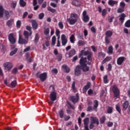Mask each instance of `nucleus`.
Returning a JSON list of instances; mask_svg holds the SVG:
<instances>
[{
	"label": "nucleus",
	"instance_id": "nucleus-1",
	"mask_svg": "<svg viewBox=\"0 0 130 130\" xmlns=\"http://www.w3.org/2000/svg\"><path fill=\"white\" fill-rule=\"evenodd\" d=\"M80 62L83 72H88L90 68L87 66V64H91V62L87 61V58L82 57L81 58Z\"/></svg>",
	"mask_w": 130,
	"mask_h": 130
},
{
	"label": "nucleus",
	"instance_id": "nucleus-2",
	"mask_svg": "<svg viewBox=\"0 0 130 130\" xmlns=\"http://www.w3.org/2000/svg\"><path fill=\"white\" fill-rule=\"evenodd\" d=\"M78 18H79V16L77 14L72 13L70 15V18H68L67 21L70 25H75L77 23V21H78Z\"/></svg>",
	"mask_w": 130,
	"mask_h": 130
},
{
	"label": "nucleus",
	"instance_id": "nucleus-3",
	"mask_svg": "<svg viewBox=\"0 0 130 130\" xmlns=\"http://www.w3.org/2000/svg\"><path fill=\"white\" fill-rule=\"evenodd\" d=\"M81 55H84L85 56H87L89 61H91L92 60V53L91 52L89 51H84V50H82L81 51Z\"/></svg>",
	"mask_w": 130,
	"mask_h": 130
},
{
	"label": "nucleus",
	"instance_id": "nucleus-4",
	"mask_svg": "<svg viewBox=\"0 0 130 130\" xmlns=\"http://www.w3.org/2000/svg\"><path fill=\"white\" fill-rule=\"evenodd\" d=\"M82 19L84 23H88L90 20V17L87 15V11H84L82 13Z\"/></svg>",
	"mask_w": 130,
	"mask_h": 130
},
{
	"label": "nucleus",
	"instance_id": "nucleus-5",
	"mask_svg": "<svg viewBox=\"0 0 130 130\" xmlns=\"http://www.w3.org/2000/svg\"><path fill=\"white\" fill-rule=\"evenodd\" d=\"M3 67L5 70L10 71L13 68V64L11 62H6L3 64Z\"/></svg>",
	"mask_w": 130,
	"mask_h": 130
},
{
	"label": "nucleus",
	"instance_id": "nucleus-6",
	"mask_svg": "<svg viewBox=\"0 0 130 130\" xmlns=\"http://www.w3.org/2000/svg\"><path fill=\"white\" fill-rule=\"evenodd\" d=\"M112 91L114 93V97L119 96V89H118L116 85H113L112 86Z\"/></svg>",
	"mask_w": 130,
	"mask_h": 130
},
{
	"label": "nucleus",
	"instance_id": "nucleus-7",
	"mask_svg": "<svg viewBox=\"0 0 130 130\" xmlns=\"http://www.w3.org/2000/svg\"><path fill=\"white\" fill-rule=\"evenodd\" d=\"M8 39L11 44L16 43V37H15L14 34H10L8 36Z\"/></svg>",
	"mask_w": 130,
	"mask_h": 130
},
{
	"label": "nucleus",
	"instance_id": "nucleus-8",
	"mask_svg": "<svg viewBox=\"0 0 130 130\" xmlns=\"http://www.w3.org/2000/svg\"><path fill=\"white\" fill-rule=\"evenodd\" d=\"M61 44L63 46H66L67 43H68V38L64 34H62L61 36Z\"/></svg>",
	"mask_w": 130,
	"mask_h": 130
},
{
	"label": "nucleus",
	"instance_id": "nucleus-9",
	"mask_svg": "<svg viewBox=\"0 0 130 130\" xmlns=\"http://www.w3.org/2000/svg\"><path fill=\"white\" fill-rule=\"evenodd\" d=\"M16 46L15 45H11V49H12V50L10 52L9 55L10 56H13V55H15V54H16V53H17V52H18V48H15Z\"/></svg>",
	"mask_w": 130,
	"mask_h": 130
},
{
	"label": "nucleus",
	"instance_id": "nucleus-10",
	"mask_svg": "<svg viewBox=\"0 0 130 130\" xmlns=\"http://www.w3.org/2000/svg\"><path fill=\"white\" fill-rule=\"evenodd\" d=\"M70 100L73 103L76 104V103L79 101V94L76 93V96H70Z\"/></svg>",
	"mask_w": 130,
	"mask_h": 130
},
{
	"label": "nucleus",
	"instance_id": "nucleus-11",
	"mask_svg": "<svg viewBox=\"0 0 130 130\" xmlns=\"http://www.w3.org/2000/svg\"><path fill=\"white\" fill-rule=\"evenodd\" d=\"M126 58L124 56H121L117 58V63L118 66H121L123 63V61L125 60Z\"/></svg>",
	"mask_w": 130,
	"mask_h": 130
},
{
	"label": "nucleus",
	"instance_id": "nucleus-12",
	"mask_svg": "<svg viewBox=\"0 0 130 130\" xmlns=\"http://www.w3.org/2000/svg\"><path fill=\"white\" fill-rule=\"evenodd\" d=\"M28 39H23L19 36L18 43L19 44H27L28 43Z\"/></svg>",
	"mask_w": 130,
	"mask_h": 130
},
{
	"label": "nucleus",
	"instance_id": "nucleus-13",
	"mask_svg": "<svg viewBox=\"0 0 130 130\" xmlns=\"http://www.w3.org/2000/svg\"><path fill=\"white\" fill-rule=\"evenodd\" d=\"M90 122L92 123H95L97 125H99V120L96 117H90Z\"/></svg>",
	"mask_w": 130,
	"mask_h": 130
},
{
	"label": "nucleus",
	"instance_id": "nucleus-14",
	"mask_svg": "<svg viewBox=\"0 0 130 130\" xmlns=\"http://www.w3.org/2000/svg\"><path fill=\"white\" fill-rule=\"evenodd\" d=\"M50 98L51 101L53 102L56 100V93L55 92V91H52L51 92L50 94Z\"/></svg>",
	"mask_w": 130,
	"mask_h": 130
},
{
	"label": "nucleus",
	"instance_id": "nucleus-15",
	"mask_svg": "<svg viewBox=\"0 0 130 130\" xmlns=\"http://www.w3.org/2000/svg\"><path fill=\"white\" fill-rule=\"evenodd\" d=\"M84 121V127H85V129L86 130H89V125H88V124H89V118L87 117L86 118H85L83 120Z\"/></svg>",
	"mask_w": 130,
	"mask_h": 130
},
{
	"label": "nucleus",
	"instance_id": "nucleus-16",
	"mask_svg": "<svg viewBox=\"0 0 130 130\" xmlns=\"http://www.w3.org/2000/svg\"><path fill=\"white\" fill-rule=\"evenodd\" d=\"M62 69L63 71L67 74H69V73H70V72L71 71V69H70V67L66 64H63L62 66Z\"/></svg>",
	"mask_w": 130,
	"mask_h": 130
},
{
	"label": "nucleus",
	"instance_id": "nucleus-17",
	"mask_svg": "<svg viewBox=\"0 0 130 130\" xmlns=\"http://www.w3.org/2000/svg\"><path fill=\"white\" fill-rule=\"evenodd\" d=\"M47 77V74L46 73H43L40 75L39 78L42 82H44V80H46Z\"/></svg>",
	"mask_w": 130,
	"mask_h": 130
},
{
	"label": "nucleus",
	"instance_id": "nucleus-18",
	"mask_svg": "<svg viewBox=\"0 0 130 130\" xmlns=\"http://www.w3.org/2000/svg\"><path fill=\"white\" fill-rule=\"evenodd\" d=\"M5 20H8L10 18V12L9 11L5 10L4 12L3 13V17Z\"/></svg>",
	"mask_w": 130,
	"mask_h": 130
},
{
	"label": "nucleus",
	"instance_id": "nucleus-19",
	"mask_svg": "<svg viewBox=\"0 0 130 130\" xmlns=\"http://www.w3.org/2000/svg\"><path fill=\"white\" fill-rule=\"evenodd\" d=\"M80 74H81V67L80 66H77L76 67V69L75 70V75H76V76H79Z\"/></svg>",
	"mask_w": 130,
	"mask_h": 130
},
{
	"label": "nucleus",
	"instance_id": "nucleus-20",
	"mask_svg": "<svg viewBox=\"0 0 130 130\" xmlns=\"http://www.w3.org/2000/svg\"><path fill=\"white\" fill-rule=\"evenodd\" d=\"M90 86H91V83L88 82L87 84L86 85H85L83 88V93H86V92H87L88 89H89V88H90Z\"/></svg>",
	"mask_w": 130,
	"mask_h": 130
},
{
	"label": "nucleus",
	"instance_id": "nucleus-21",
	"mask_svg": "<svg viewBox=\"0 0 130 130\" xmlns=\"http://www.w3.org/2000/svg\"><path fill=\"white\" fill-rule=\"evenodd\" d=\"M119 17H120L119 20L121 21V23L122 24L124 21V19L125 18V14L124 13L121 14Z\"/></svg>",
	"mask_w": 130,
	"mask_h": 130
},
{
	"label": "nucleus",
	"instance_id": "nucleus-22",
	"mask_svg": "<svg viewBox=\"0 0 130 130\" xmlns=\"http://www.w3.org/2000/svg\"><path fill=\"white\" fill-rule=\"evenodd\" d=\"M108 4L111 7H113L114 5H117V4H118V1H116L113 0H109Z\"/></svg>",
	"mask_w": 130,
	"mask_h": 130
},
{
	"label": "nucleus",
	"instance_id": "nucleus-23",
	"mask_svg": "<svg viewBox=\"0 0 130 130\" xmlns=\"http://www.w3.org/2000/svg\"><path fill=\"white\" fill-rule=\"evenodd\" d=\"M32 34V32L30 31V33L29 34V32L27 31H24L23 32V36H24L25 39H29V37L31 36Z\"/></svg>",
	"mask_w": 130,
	"mask_h": 130
},
{
	"label": "nucleus",
	"instance_id": "nucleus-24",
	"mask_svg": "<svg viewBox=\"0 0 130 130\" xmlns=\"http://www.w3.org/2000/svg\"><path fill=\"white\" fill-rule=\"evenodd\" d=\"M68 54L69 57H72V56H74V55L76 54V50L74 49H72L69 51Z\"/></svg>",
	"mask_w": 130,
	"mask_h": 130
},
{
	"label": "nucleus",
	"instance_id": "nucleus-25",
	"mask_svg": "<svg viewBox=\"0 0 130 130\" xmlns=\"http://www.w3.org/2000/svg\"><path fill=\"white\" fill-rule=\"evenodd\" d=\"M112 34H113V32L112 31L108 30L105 33V35H106L105 37L107 38H110V37L112 36Z\"/></svg>",
	"mask_w": 130,
	"mask_h": 130
},
{
	"label": "nucleus",
	"instance_id": "nucleus-26",
	"mask_svg": "<svg viewBox=\"0 0 130 130\" xmlns=\"http://www.w3.org/2000/svg\"><path fill=\"white\" fill-rule=\"evenodd\" d=\"M72 4L76 7H79L81 6V2L78 0H74L72 2Z\"/></svg>",
	"mask_w": 130,
	"mask_h": 130
},
{
	"label": "nucleus",
	"instance_id": "nucleus-27",
	"mask_svg": "<svg viewBox=\"0 0 130 130\" xmlns=\"http://www.w3.org/2000/svg\"><path fill=\"white\" fill-rule=\"evenodd\" d=\"M5 12V9L3 6H0V18H3L4 17V12Z\"/></svg>",
	"mask_w": 130,
	"mask_h": 130
},
{
	"label": "nucleus",
	"instance_id": "nucleus-28",
	"mask_svg": "<svg viewBox=\"0 0 130 130\" xmlns=\"http://www.w3.org/2000/svg\"><path fill=\"white\" fill-rule=\"evenodd\" d=\"M31 24L34 29H37V27H38V24H37V22H36V21L32 20Z\"/></svg>",
	"mask_w": 130,
	"mask_h": 130
},
{
	"label": "nucleus",
	"instance_id": "nucleus-29",
	"mask_svg": "<svg viewBox=\"0 0 130 130\" xmlns=\"http://www.w3.org/2000/svg\"><path fill=\"white\" fill-rule=\"evenodd\" d=\"M76 38L75 37V35H72L70 37V41L71 43H75V41H76Z\"/></svg>",
	"mask_w": 130,
	"mask_h": 130
},
{
	"label": "nucleus",
	"instance_id": "nucleus-30",
	"mask_svg": "<svg viewBox=\"0 0 130 130\" xmlns=\"http://www.w3.org/2000/svg\"><path fill=\"white\" fill-rule=\"evenodd\" d=\"M86 44V42L83 41L82 40H79L77 42V45L79 46H84Z\"/></svg>",
	"mask_w": 130,
	"mask_h": 130
},
{
	"label": "nucleus",
	"instance_id": "nucleus-31",
	"mask_svg": "<svg viewBox=\"0 0 130 130\" xmlns=\"http://www.w3.org/2000/svg\"><path fill=\"white\" fill-rule=\"evenodd\" d=\"M116 109L118 112L121 114V110L120 109V105L119 104H117L115 106Z\"/></svg>",
	"mask_w": 130,
	"mask_h": 130
},
{
	"label": "nucleus",
	"instance_id": "nucleus-32",
	"mask_svg": "<svg viewBox=\"0 0 130 130\" xmlns=\"http://www.w3.org/2000/svg\"><path fill=\"white\" fill-rule=\"evenodd\" d=\"M128 107V102L125 101L123 104V110H126V109Z\"/></svg>",
	"mask_w": 130,
	"mask_h": 130
},
{
	"label": "nucleus",
	"instance_id": "nucleus-33",
	"mask_svg": "<svg viewBox=\"0 0 130 130\" xmlns=\"http://www.w3.org/2000/svg\"><path fill=\"white\" fill-rule=\"evenodd\" d=\"M56 41V37H55V36H54L52 38V44H51L52 46H54L55 45Z\"/></svg>",
	"mask_w": 130,
	"mask_h": 130
},
{
	"label": "nucleus",
	"instance_id": "nucleus-34",
	"mask_svg": "<svg viewBox=\"0 0 130 130\" xmlns=\"http://www.w3.org/2000/svg\"><path fill=\"white\" fill-rule=\"evenodd\" d=\"M108 54H112L113 53V47L112 46H110L108 48Z\"/></svg>",
	"mask_w": 130,
	"mask_h": 130
},
{
	"label": "nucleus",
	"instance_id": "nucleus-35",
	"mask_svg": "<svg viewBox=\"0 0 130 130\" xmlns=\"http://www.w3.org/2000/svg\"><path fill=\"white\" fill-rule=\"evenodd\" d=\"M13 23H14V20L10 19L7 22V25L8 27H11V26L13 25Z\"/></svg>",
	"mask_w": 130,
	"mask_h": 130
},
{
	"label": "nucleus",
	"instance_id": "nucleus-36",
	"mask_svg": "<svg viewBox=\"0 0 130 130\" xmlns=\"http://www.w3.org/2000/svg\"><path fill=\"white\" fill-rule=\"evenodd\" d=\"M19 4L20 7H22V8H24V7H26V2L24 1V0H20Z\"/></svg>",
	"mask_w": 130,
	"mask_h": 130
},
{
	"label": "nucleus",
	"instance_id": "nucleus-37",
	"mask_svg": "<svg viewBox=\"0 0 130 130\" xmlns=\"http://www.w3.org/2000/svg\"><path fill=\"white\" fill-rule=\"evenodd\" d=\"M99 58H104L105 57V53L100 52L99 53Z\"/></svg>",
	"mask_w": 130,
	"mask_h": 130
},
{
	"label": "nucleus",
	"instance_id": "nucleus-38",
	"mask_svg": "<svg viewBox=\"0 0 130 130\" xmlns=\"http://www.w3.org/2000/svg\"><path fill=\"white\" fill-rule=\"evenodd\" d=\"M76 82L73 81V83L72 84V88L73 89V90L74 91V92L75 93V92H76L77 89H76Z\"/></svg>",
	"mask_w": 130,
	"mask_h": 130
},
{
	"label": "nucleus",
	"instance_id": "nucleus-39",
	"mask_svg": "<svg viewBox=\"0 0 130 130\" xmlns=\"http://www.w3.org/2000/svg\"><path fill=\"white\" fill-rule=\"evenodd\" d=\"M105 120H106V118L105 116H103L100 119V123L101 124H103L104 122H105Z\"/></svg>",
	"mask_w": 130,
	"mask_h": 130
},
{
	"label": "nucleus",
	"instance_id": "nucleus-40",
	"mask_svg": "<svg viewBox=\"0 0 130 130\" xmlns=\"http://www.w3.org/2000/svg\"><path fill=\"white\" fill-rule=\"evenodd\" d=\"M50 32V30L49 29V28H47L44 30V34L46 35V36H48Z\"/></svg>",
	"mask_w": 130,
	"mask_h": 130
},
{
	"label": "nucleus",
	"instance_id": "nucleus-41",
	"mask_svg": "<svg viewBox=\"0 0 130 130\" xmlns=\"http://www.w3.org/2000/svg\"><path fill=\"white\" fill-rule=\"evenodd\" d=\"M111 59L110 57H106L103 61L102 63H105V62H107V61H109Z\"/></svg>",
	"mask_w": 130,
	"mask_h": 130
},
{
	"label": "nucleus",
	"instance_id": "nucleus-42",
	"mask_svg": "<svg viewBox=\"0 0 130 130\" xmlns=\"http://www.w3.org/2000/svg\"><path fill=\"white\" fill-rule=\"evenodd\" d=\"M98 105H99V103H98V100H94V105H93V107L94 108V109H96L98 107Z\"/></svg>",
	"mask_w": 130,
	"mask_h": 130
},
{
	"label": "nucleus",
	"instance_id": "nucleus-43",
	"mask_svg": "<svg viewBox=\"0 0 130 130\" xmlns=\"http://www.w3.org/2000/svg\"><path fill=\"white\" fill-rule=\"evenodd\" d=\"M102 16L103 17H105L106 16V14H107V10L104 9L102 11Z\"/></svg>",
	"mask_w": 130,
	"mask_h": 130
},
{
	"label": "nucleus",
	"instance_id": "nucleus-44",
	"mask_svg": "<svg viewBox=\"0 0 130 130\" xmlns=\"http://www.w3.org/2000/svg\"><path fill=\"white\" fill-rule=\"evenodd\" d=\"M38 41H39V35H38V34H37L35 38V43H37Z\"/></svg>",
	"mask_w": 130,
	"mask_h": 130
},
{
	"label": "nucleus",
	"instance_id": "nucleus-45",
	"mask_svg": "<svg viewBox=\"0 0 130 130\" xmlns=\"http://www.w3.org/2000/svg\"><path fill=\"white\" fill-rule=\"evenodd\" d=\"M47 10H48V11H49L51 13H55L56 12V10H55V9H52L50 7H48L47 8Z\"/></svg>",
	"mask_w": 130,
	"mask_h": 130
},
{
	"label": "nucleus",
	"instance_id": "nucleus-46",
	"mask_svg": "<svg viewBox=\"0 0 130 130\" xmlns=\"http://www.w3.org/2000/svg\"><path fill=\"white\" fill-rule=\"evenodd\" d=\"M124 12V8L122 7H120L117 9V13H120Z\"/></svg>",
	"mask_w": 130,
	"mask_h": 130
},
{
	"label": "nucleus",
	"instance_id": "nucleus-47",
	"mask_svg": "<svg viewBox=\"0 0 130 130\" xmlns=\"http://www.w3.org/2000/svg\"><path fill=\"white\" fill-rule=\"evenodd\" d=\"M104 83H105V84H107V83H108V79L107 75H105L104 76Z\"/></svg>",
	"mask_w": 130,
	"mask_h": 130
},
{
	"label": "nucleus",
	"instance_id": "nucleus-48",
	"mask_svg": "<svg viewBox=\"0 0 130 130\" xmlns=\"http://www.w3.org/2000/svg\"><path fill=\"white\" fill-rule=\"evenodd\" d=\"M58 27L60 29H63V23H62V22L61 21H60L59 23H58Z\"/></svg>",
	"mask_w": 130,
	"mask_h": 130
},
{
	"label": "nucleus",
	"instance_id": "nucleus-49",
	"mask_svg": "<svg viewBox=\"0 0 130 130\" xmlns=\"http://www.w3.org/2000/svg\"><path fill=\"white\" fill-rule=\"evenodd\" d=\"M26 60H27V61H29V62H31L32 61V58L29 56V55L28 54H26Z\"/></svg>",
	"mask_w": 130,
	"mask_h": 130
},
{
	"label": "nucleus",
	"instance_id": "nucleus-50",
	"mask_svg": "<svg viewBox=\"0 0 130 130\" xmlns=\"http://www.w3.org/2000/svg\"><path fill=\"white\" fill-rule=\"evenodd\" d=\"M125 26L127 27V28H130V20H128L125 23Z\"/></svg>",
	"mask_w": 130,
	"mask_h": 130
},
{
	"label": "nucleus",
	"instance_id": "nucleus-51",
	"mask_svg": "<svg viewBox=\"0 0 130 130\" xmlns=\"http://www.w3.org/2000/svg\"><path fill=\"white\" fill-rule=\"evenodd\" d=\"M52 74L56 75L58 73V71L56 69H53L51 71Z\"/></svg>",
	"mask_w": 130,
	"mask_h": 130
},
{
	"label": "nucleus",
	"instance_id": "nucleus-52",
	"mask_svg": "<svg viewBox=\"0 0 130 130\" xmlns=\"http://www.w3.org/2000/svg\"><path fill=\"white\" fill-rule=\"evenodd\" d=\"M0 48L2 51H5V50H6V47L3 44H0Z\"/></svg>",
	"mask_w": 130,
	"mask_h": 130
},
{
	"label": "nucleus",
	"instance_id": "nucleus-53",
	"mask_svg": "<svg viewBox=\"0 0 130 130\" xmlns=\"http://www.w3.org/2000/svg\"><path fill=\"white\" fill-rule=\"evenodd\" d=\"M59 115L60 118H63V111L62 110L59 111Z\"/></svg>",
	"mask_w": 130,
	"mask_h": 130
},
{
	"label": "nucleus",
	"instance_id": "nucleus-54",
	"mask_svg": "<svg viewBox=\"0 0 130 130\" xmlns=\"http://www.w3.org/2000/svg\"><path fill=\"white\" fill-rule=\"evenodd\" d=\"M112 69V65L111 64L109 63L108 65V68H107V71L108 72H110Z\"/></svg>",
	"mask_w": 130,
	"mask_h": 130
},
{
	"label": "nucleus",
	"instance_id": "nucleus-55",
	"mask_svg": "<svg viewBox=\"0 0 130 130\" xmlns=\"http://www.w3.org/2000/svg\"><path fill=\"white\" fill-rule=\"evenodd\" d=\"M21 24L22 23H21V21L20 20L17 21L16 22V26L17 28H20V27H21Z\"/></svg>",
	"mask_w": 130,
	"mask_h": 130
},
{
	"label": "nucleus",
	"instance_id": "nucleus-56",
	"mask_svg": "<svg viewBox=\"0 0 130 130\" xmlns=\"http://www.w3.org/2000/svg\"><path fill=\"white\" fill-rule=\"evenodd\" d=\"M33 6H34V10H35V11H37V9H39V6L37 5V4L34 5V3H33Z\"/></svg>",
	"mask_w": 130,
	"mask_h": 130
},
{
	"label": "nucleus",
	"instance_id": "nucleus-57",
	"mask_svg": "<svg viewBox=\"0 0 130 130\" xmlns=\"http://www.w3.org/2000/svg\"><path fill=\"white\" fill-rule=\"evenodd\" d=\"M16 6H17V2H12V3L11 4V8H13V9H15Z\"/></svg>",
	"mask_w": 130,
	"mask_h": 130
},
{
	"label": "nucleus",
	"instance_id": "nucleus-58",
	"mask_svg": "<svg viewBox=\"0 0 130 130\" xmlns=\"http://www.w3.org/2000/svg\"><path fill=\"white\" fill-rule=\"evenodd\" d=\"M16 85H17V81L16 80L12 81L11 83V85L12 87H15Z\"/></svg>",
	"mask_w": 130,
	"mask_h": 130
},
{
	"label": "nucleus",
	"instance_id": "nucleus-59",
	"mask_svg": "<svg viewBox=\"0 0 130 130\" xmlns=\"http://www.w3.org/2000/svg\"><path fill=\"white\" fill-rule=\"evenodd\" d=\"M120 7H121V8H123V9H124V7H125V3L122 2H120Z\"/></svg>",
	"mask_w": 130,
	"mask_h": 130
},
{
	"label": "nucleus",
	"instance_id": "nucleus-60",
	"mask_svg": "<svg viewBox=\"0 0 130 130\" xmlns=\"http://www.w3.org/2000/svg\"><path fill=\"white\" fill-rule=\"evenodd\" d=\"M105 43L106 44H109L110 43V41L109 40V39L108 38H105Z\"/></svg>",
	"mask_w": 130,
	"mask_h": 130
},
{
	"label": "nucleus",
	"instance_id": "nucleus-61",
	"mask_svg": "<svg viewBox=\"0 0 130 130\" xmlns=\"http://www.w3.org/2000/svg\"><path fill=\"white\" fill-rule=\"evenodd\" d=\"M43 17H44V13H40V14L39 15V19H40L41 20H42V19H43Z\"/></svg>",
	"mask_w": 130,
	"mask_h": 130
},
{
	"label": "nucleus",
	"instance_id": "nucleus-62",
	"mask_svg": "<svg viewBox=\"0 0 130 130\" xmlns=\"http://www.w3.org/2000/svg\"><path fill=\"white\" fill-rule=\"evenodd\" d=\"M108 113H112V108L109 107L107 110Z\"/></svg>",
	"mask_w": 130,
	"mask_h": 130
},
{
	"label": "nucleus",
	"instance_id": "nucleus-63",
	"mask_svg": "<svg viewBox=\"0 0 130 130\" xmlns=\"http://www.w3.org/2000/svg\"><path fill=\"white\" fill-rule=\"evenodd\" d=\"M49 90L51 91H53V92H54L53 90H54V85H51L49 87Z\"/></svg>",
	"mask_w": 130,
	"mask_h": 130
},
{
	"label": "nucleus",
	"instance_id": "nucleus-64",
	"mask_svg": "<svg viewBox=\"0 0 130 130\" xmlns=\"http://www.w3.org/2000/svg\"><path fill=\"white\" fill-rule=\"evenodd\" d=\"M12 74H17L18 72V69L17 68H14L12 70Z\"/></svg>",
	"mask_w": 130,
	"mask_h": 130
}]
</instances>
